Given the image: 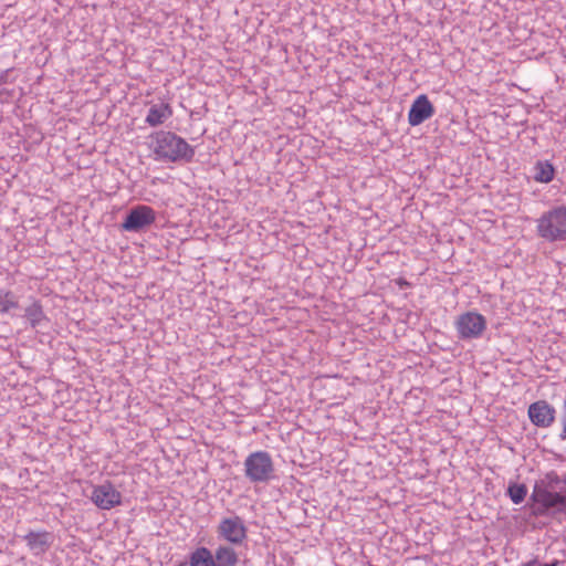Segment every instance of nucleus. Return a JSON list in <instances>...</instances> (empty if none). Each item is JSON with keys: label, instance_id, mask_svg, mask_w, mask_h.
I'll use <instances>...</instances> for the list:
<instances>
[{"label": "nucleus", "instance_id": "nucleus-1", "mask_svg": "<svg viewBox=\"0 0 566 566\" xmlns=\"http://www.w3.org/2000/svg\"><path fill=\"white\" fill-rule=\"evenodd\" d=\"M154 154L170 163H191L195 157V148L182 137L172 132L159 130L150 136Z\"/></svg>", "mask_w": 566, "mask_h": 566}, {"label": "nucleus", "instance_id": "nucleus-2", "mask_svg": "<svg viewBox=\"0 0 566 566\" xmlns=\"http://www.w3.org/2000/svg\"><path fill=\"white\" fill-rule=\"evenodd\" d=\"M536 233L546 242L566 240V205L555 206L536 220Z\"/></svg>", "mask_w": 566, "mask_h": 566}, {"label": "nucleus", "instance_id": "nucleus-3", "mask_svg": "<svg viewBox=\"0 0 566 566\" xmlns=\"http://www.w3.org/2000/svg\"><path fill=\"white\" fill-rule=\"evenodd\" d=\"M244 475L251 483H268L275 476L272 457L266 451L250 453L244 460Z\"/></svg>", "mask_w": 566, "mask_h": 566}, {"label": "nucleus", "instance_id": "nucleus-4", "mask_svg": "<svg viewBox=\"0 0 566 566\" xmlns=\"http://www.w3.org/2000/svg\"><path fill=\"white\" fill-rule=\"evenodd\" d=\"M486 318L474 311L460 314L454 322L458 338L461 340L481 338L486 331Z\"/></svg>", "mask_w": 566, "mask_h": 566}, {"label": "nucleus", "instance_id": "nucleus-5", "mask_svg": "<svg viewBox=\"0 0 566 566\" xmlns=\"http://www.w3.org/2000/svg\"><path fill=\"white\" fill-rule=\"evenodd\" d=\"M530 500L535 504L533 507L535 516H545L551 510L555 512L566 511V492L536 489L532 492Z\"/></svg>", "mask_w": 566, "mask_h": 566}, {"label": "nucleus", "instance_id": "nucleus-6", "mask_svg": "<svg viewBox=\"0 0 566 566\" xmlns=\"http://www.w3.org/2000/svg\"><path fill=\"white\" fill-rule=\"evenodd\" d=\"M219 539L230 545L241 546L248 538V528L239 515L223 517L216 530Z\"/></svg>", "mask_w": 566, "mask_h": 566}, {"label": "nucleus", "instance_id": "nucleus-7", "mask_svg": "<svg viewBox=\"0 0 566 566\" xmlns=\"http://www.w3.org/2000/svg\"><path fill=\"white\" fill-rule=\"evenodd\" d=\"M156 220L155 210L146 205L130 208L120 224V229L128 232H140L151 226Z\"/></svg>", "mask_w": 566, "mask_h": 566}, {"label": "nucleus", "instance_id": "nucleus-8", "mask_svg": "<svg viewBox=\"0 0 566 566\" xmlns=\"http://www.w3.org/2000/svg\"><path fill=\"white\" fill-rule=\"evenodd\" d=\"M92 502L101 510H111L122 503V494L111 482L93 488Z\"/></svg>", "mask_w": 566, "mask_h": 566}, {"label": "nucleus", "instance_id": "nucleus-9", "mask_svg": "<svg viewBox=\"0 0 566 566\" xmlns=\"http://www.w3.org/2000/svg\"><path fill=\"white\" fill-rule=\"evenodd\" d=\"M527 413L534 426L548 428L555 421L556 409L546 400H537L530 405Z\"/></svg>", "mask_w": 566, "mask_h": 566}, {"label": "nucleus", "instance_id": "nucleus-10", "mask_svg": "<svg viewBox=\"0 0 566 566\" xmlns=\"http://www.w3.org/2000/svg\"><path fill=\"white\" fill-rule=\"evenodd\" d=\"M434 107L424 94L419 95L411 104L408 112V123L411 126H418L432 117Z\"/></svg>", "mask_w": 566, "mask_h": 566}, {"label": "nucleus", "instance_id": "nucleus-11", "mask_svg": "<svg viewBox=\"0 0 566 566\" xmlns=\"http://www.w3.org/2000/svg\"><path fill=\"white\" fill-rule=\"evenodd\" d=\"M52 538V534L46 531H30L23 536V541L35 555L44 553L50 547Z\"/></svg>", "mask_w": 566, "mask_h": 566}, {"label": "nucleus", "instance_id": "nucleus-12", "mask_svg": "<svg viewBox=\"0 0 566 566\" xmlns=\"http://www.w3.org/2000/svg\"><path fill=\"white\" fill-rule=\"evenodd\" d=\"M172 116V108L167 103H158L150 105L145 123L151 127H157L164 124L169 117Z\"/></svg>", "mask_w": 566, "mask_h": 566}, {"label": "nucleus", "instance_id": "nucleus-13", "mask_svg": "<svg viewBox=\"0 0 566 566\" xmlns=\"http://www.w3.org/2000/svg\"><path fill=\"white\" fill-rule=\"evenodd\" d=\"M23 317L29 322L32 328H38L42 326L43 323L49 322L41 301L39 300H33L32 303L24 308Z\"/></svg>", "mask_w": 566, "mask_h": 566}, {"label": "nucleus", "instance_id": "nucleus-14", "mask_svg": "<svg viewBox=\"0 0 566 566\" xmlns=\"http://www.w3.org/2000/svg\"><path fill=\"white\" fill-rule=\"evenodd\" d=\"M532 177L536 182L549 184L554 180L556 169L549 160H537L532 168Z\"/></svg>", "mask_w": 566, "mask_h": 566}, {"label": "nucleus", "instance_id": "nucleus-15", "mask_svg": "<svg viewBox=\"0 0 566 566\" xmlns=\"http://www.w3.org/2000/svg\"><path fill=\"white\" fill-rule=\"evenodd\" d=\"M212 555L216 566H237L239 563L237 552L229 545H219Z\"/></svg>", "mask_w": 566, "mask_h": 566}, {"label": "nucleus", "instance_id": "nucleus-16", "mask_svg": "<svg viewBox=\"0 0 566 566\" xmlns=\"http://www.w3.org/2000/svg\"><path fill=\"white\" fill-rule=\"evenodd\" d=\"M189 566H216L211 551L205 546L196 548L189 556Z\"/></svg>", "mask_w": 566, "mask_h": 566}, {"label": "nucleus", "instance_id": "nucleus-17", "mask_svg": "<svg viewBox=\"0 0 566 566\" xmlns=\"http://www.w3.org/2000/svg\"><path fill=\"white\" fill-rule=\"evenodd\" d=\"M19 308V298L11 290L0 289V314H9Z\"/></svg>", "mask_w": 566, "mask_h": 566}, {"label": "nucleus", "instance_id": "nucleus-18", "mask_svg": "<svg viewBox=\"0 0 566 566\" xmlns=\"http://www.w3.org/2000/svg\"><path fill=\"white\" fill-rule=\"evenodd\" d=\"M562 479L559 475L555 471H551L541 481L535 483L533 491L539 489L556 492L555 489H557Z\"/></svg>", "mask_w": 566, "mask_h": 566}, {"label": "nucleus", "instance_id": "nucleus-19", "mask_svg": "<svg viewBox=\"0 0 566 566\" xmlns=\"http://www.w3.org/2000/svg\"><path fill=\"white\" fill-rule=\"evenodd\" d=\"M506 494L514 504H521L527 495V488L525 484L511 482L507 486Z\"/></svg>", "mask_w": 566, "mask_h": 566}, {"label": "nucleus", "instance_id": "nucleus-20", "mask_svg": "<svg viewBox=\"0 0 566 566\" xmlns=\"http://www.w3.org/2000/svg\"><path fill=\"white\" fill-rule=\"evenodd\" d=\"M563 410H564V412L560 418L563 429H562V432L559 433V438L562 440H565L566 439V395H565L564 402H563Z\"/></svg>", "mask_w": 566, "mask_h": 566}, {"label": "nucleus", "instance_id": "nucleus-21", "mask_svg": "<svg viewBox=\"0 0 566 566\" xmlns=\"http://www.w3.org/2000/svg\"><path fill=\"white\" fill-rule=\"evenodd\" d=\"M399 284H400L401 286H403V285H409V283H408L407 281H403V280H402V281H400V282H399Z\"/></svg>", "mask_w": 566, "mask_h": 566}, {"label": "nucleus", "instance_id": "nucleus-22", "mask_svg": "<svg viewBox=\"0 0 566 566\" xmlns=\"http://www.w3.org/2000/svg\"><path fill=\"white\" fill-rule=\"evenodd\" d=\"M180 566H189V565H188V564H182V565H180Z\"/></svg>", "mask_w": 566, "mask_h": 566}]
</instances>
